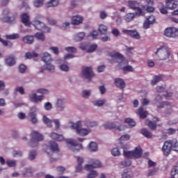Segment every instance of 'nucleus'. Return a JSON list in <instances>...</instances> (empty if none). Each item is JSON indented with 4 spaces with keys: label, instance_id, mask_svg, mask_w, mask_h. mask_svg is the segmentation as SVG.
<instances>
[{
    "label": "nucleus",
    "instance_id": "nucleus-1",
    "mask_svg": "<svg viewBox=\"0 0 178 178\" xmlns=\"http://www.w3.org/2000/svg\"><path fill=\"white\" fill-rule=\"evenodd\" d=\"M112 60L113 63L118 62L120 69L122 70L124 74H126V73H132L134 72V67H133L131 65H127L129 61L124 59V56L116 51H113L112 53Z\"/></svg>",
    "mask_w": 178,
    "mask_h": 178
},
{
    "label": "nucleus",
    "instance_id": "nucleus-2",
    "mask_svg": "<svg viewBox=\"0 0 178 178\" xmlns=\"http://www.w3.org/2000/svg\"><path fill=\"white\" fill-rule=\"evenodd\" d=\"M42 60L44 62L45 65L40 68V73H44V70H49V72H55V66L51 65L52 58L49 53H44L42 56Z\"/></svg>",
    "mask_w": 178,
    "mask_h": 178
},
{
    "label": "nucleus",
    "instance_id": "nucleus-3",
    "mask_svg": "<svg viewBox=\"0 0 178 178\" xmlns=\"http://www.w3.org/2000/svg\"><path fill=\"white\" fill-rule=\"evenodd\" d=\"M155 55L159 60H166L170 56V50L165 46L161 47L155 51Z\"/></svg>",
    "mask_w": 178,
    "mask_h": 178
},
{
    "label": "nucleus",
    "instance_id": "nucleus-4",
    "mask_svg": "<svg viewBox=\"0 0 178 178\" xmlns=\"http://www.w3.org/2000/svg\"><path fill=\"white\" fill-rule=\"evenodd\" d=\"M123 155L128 159H137L143 155V150L140 147H136L133 151L124 150Z\"/></svg>",
    "mask_w": 178,
    "mask_h": 178
},
{
    "label": "nucleus",
    "instance_id": "nucleus-5",
    "mask_svg": "<svg viewBox=\"0 0 178 178\" xmlns=\"http://www.w3.org/2000/svg\"><path fill=\"white\" fill-rule=\"evenodd\" d=\"M31 138L30 145L32 148H34L38 145L39 141H42V140H44V136L37 131H33L31 134Z\"/></svg>",
    "mask_w": 178,
    "mask_h": 178
},
{
    "label": "nucleus",
    "instance_id": "nucleus-6",
    "mask_svg": "<svg viewBox=\"0 0 178 178\" xmlns=\"http://www.w3.org/2000/svg\"><path fill=\"white\" fill-rule=\"evenodd\" d=\"M128 6L130 9L135 10L136 16H143L144 13H143V10L140 8V3H138L137 1H128Z\"/></svg>",
    "mask_w": 178,
    "mask_h": 178
},
{
    "label": "nucleus",
    "instance_id": "nucleus-7",
    "mask_svg": "<svg viewBox=\"0 0 178 178\" xmlns=\"http://www.w3.org/2000/svg\"><path fill=\"white\" fill-rule=\"evenodd\" d=\"M72 129L76 130V134L82 137L87 136L88 133H90L88 129L81 128V121H78L76 123H73L72 125Z\"/></svg>",
    "mask_w": 178,
    "mask_h": 178
},
{
    "label": "nucleus",
    "instance_id": "nucleus-8",
    "mask_svg": "<svg viewBox=\"0 0 178 178\" xmlns=\"http://www.w3.org/2000/svg\"><path fill=\"white\" fill-rule=\"evenodd\" d=\"M32 24L36 30H42L44 33H51V29L48 26H45V24L41 21L35 20L32 22Z\"/></svg>",
    "mask_w": 178,
    "mask_h": 178
},
{
    "label": "nucleus",
    "instance_id": "nucleus-9",
    "mask_svg": "<svg viewBox=\"0 0 178 178\" xmlns=\"http://www.w3.org/2000/svg\"><path fill=\"white\" fill-rule=\"evenodd\" d=\"M82 74L88 81H91L92 77L95 76V74L92 72V67H82Z\"/></svg>",
    "mask_w": 178,
    "mask_h": 178
},
{
    "label": "nucleus",
    "instance_id": "nucleus-10",
    "mask_svg": "<svg viewBox=\"0 0 178 178\" xmlns=\"http://www.w3.org/2000/svg\"><path fill=\"white\" fill-rule=\"evenodd\" d=\"M88 163L90 164H86L84 166V169L88 171L92 170V169H95L97 168H101L102 166L101 161L92 159L88 161Z\"/></svg>",
    "mask_w": 178,
    "mask_h": 178
},
{
    "label": "nucleus",
    "instance_id": "nucleus-11",
    "mask_svg": "<svg viewBox=\"0 0 178 178\" xmlns=\"http://www.w3.org/2000/svg\"><path fill=\"white\" fill-rule=\"evenodd\" d=\"M67 145H71L70 149L73 152H77L80 149H83V145L77 143L76 140L68 139L67 140Z\"/></svg>",
    "mask_w": 178,
    "mask_h": 178
},
{
    "label": "nucleus",
    "instance_id": "nucleus-12",
    "mask_svg": "<svg viewBox=\"0 0 178 178\" xmlns=\"http://www.w3.org/2000/svg\"><path fill=\"white\" fill-rule=\"evenodd\" d=\"M10 12H9V9L6 8L3 10V18H1V20L4 22V23H9L10 24H15V23H16V17H8V15H9Z\"/></svg>",
    "mask_w": 178,
    "mask_h": 178
},
{
    "label": "nucleus",
    "instance_id": "nucleus-13",
    "mask_svg": "<svg viewBox=\"0 0 178 178\" xmlns=\"http://www.w3.org/2000/svg\"><path fill=\"white\" fill-rule=\"evenodd\" d=\"M162 151L165 156H168L172 152V140H168L164 142L162 147Z\"/></svg>",
    "mask_w": 178,
    "mask_h": 178
},
{
    "label": "nucleus",
    "instance_id": "nucleus-14",
    "mask_svg": "<svg viewBox=\"0 0 178 178\" xmlns=\"http://www.w3.org/2000/svg\"><path fill=\"white\" fill-rule=\"evenodd\" d=\"M178 35V29L175 27L167 28L164 31V35L170 38H175L177 37Z\"/></svg>",
    "mask_w": 178,
    "mask_h": 178
},
{
    "label": "nucleus",
    "instance_id": "nucleus-15",
    "mask_svg": "<svg viewBox=\"0 0 178 178\" xmlns=\"http://www.w3.org/2000/svg\"><path fill=\"white\" fill-rule=\"evenodd\" d=\"M122 33L124 34H126L127 35H130L131 38H134V40H140L141 35H140V33L137 32L136 30H126L123 29Z\"/></svg>",
    "mask_w": 178,
    "mask_h": 178
},
{
    "label": "nucleus",
    "instance_id": "nucleus-16",
    "mask_svg": "<svg viewBox=\"0 0 178 178\" xmlns=\"http://www.w3.org/2000/svg\"><path fill=\"white\" fill-rule=\"evenodd\" d=\"M166 9L173 10L178 8V0H165Z\"/></svg>",
    "mask_w": 178,
    "mask_h": 178
},
{
    "label": "nucleus",
    "instance_id": "nucleus-17",
    "mask_svg": "<svg viewBox=\"0 0 178 178\" xmlns=\"http://www.w3.org/2000/svg\"><path fill=\"white\" fill-rule=\"evenodd\" d=\"M29 116L31 118V122L33 124H36V123L38 122V120H37V111H35V107L31 108V111Z\"/></svg>",
    "mask_w": 178,
    "mask_h": 178
},
{
    "label": "nucleus",
    "instance_id": "nucleus-18",
    "mask_svg": "<svg viewBox=\"0 0 178 178\" xmlns=\"http://www.w3.org/2000/svg\"><path fill=\"white\" fill-rule=\"evenodd\" d=\"M155 23V16L150 15L148 17H146V20L143 23V28L147 29H149V26L151 24H154Z\"/></svg>",
    "mask_w": 178,
    "mask_h": 178
},
{
    "label": "nucleus",
    "instance_id": "nucleus-19",
    "mask_svg": "<svg viewBox=\"0 0 178 178\" xmlns=\"http://www.w3.org/2000/svg\"><path fill=\"white\" fill-rule=\"evenodd\" d=\"M114 84H115L116 87L120 90H124V88H126V83H124V81L122 79H115L114 80Z\"/></svg>",
    "mask_w": 178,
    "mask_h": 178
},
{
    "label": "nucleus",
    "instance_id": "nucleus-20",
    "mask_svg": "<svg viewBox=\"0 0 178 178\" xmlns=\"http://www.w3.org/2000/svg\"><path fill=\"white\" fill-rule=\"evenodd\" d=\"M21 20L24 26L30 27V24H31V23H30V17L27 13H24L21 15Z\"/></svg>",
    "mask_w": 178,
    "mask_h": 178
},
{
    "label": "nucleus",
    "instance_id": "nucleus-21",
    "mask_svg": "<svg viewBox=\"0 0 178 178\" xmlns=\"http://www.w3.org/2000/svg\"><path fill=\"white\" fill-rule=\"evenodd\" d=\"M121 176L122 178H133L134 177V173L130 169H124L122 172Z\"/></svg>",
    "mask_w": 178,
    "mask_h": 178
},
{
    "label": "nucleus",
    "instance_id": "nucleus-22",
    "mask_svg": "<svg viewBox=\"0 0 178 178\" xmlns=\"http://www.w3.org/2000/svg\"><path fill=\"white\" fill-rule=\"evenodd\" d=\"M29 98L31 99V101H32V102L37 104L38 101H42V99H44V95L37 96V94L32 93L29 95Z\"/></svg>",
    "mask_w": 178,
    "mask_h": 178
},
{
    "label": "nucleus",
    "instance_id": "nucleus-23",
    "mask_svg": "<svg viewBox=\"0 0 178 178\" xmlns=\"http://www.w3.org/2000/svg\"><path fill=\"white\" fill-rule=\"evenodd\" d=\"M72 23L74 26H78V24H81L83 23V18L79 15H75L72 18Z\"/></svg>",
    "mask_w": 178,
    "mask_h": 178
},
{
    "label": "nucleus",
    "instance_id": "nucleus-24",
    "mask_svg": "<svg viewBox=\"0 0 178 178\" xmlns=\"http://www.w3.org/2000/svg\"><path fill=\"white\" fill-rule=\"evenodd\" d=\"M56 109L58 111H63L65 109V102L62 99H58L56 104Z\"/></svg>",
    "mask_w": 178,
    "mask_h": 178
},
{
    "label": "nucleus",
    "instance_id": "nucleus-25",
    "mask_svg": "<svg viewBox=\"0 0 178 178\" xmlns=\"http://www.w3.org/2000/svg\"><path fill=\"white\" fill-rule=\"evenodd\" d=\"M5 62L8 66H13L16 63V60L15 59V56H8L6 58Z\"/></svg>",
    "mask_w": 178,
    "mask_h": 178
},
{
    "label": "nucleus",
    "instance_id": "nucleus-26",
    "mask_svg": "<svg viewBox=\"0 0 178 178\" xmlns=\"http://www.w3.org/2000/svg\"><path fill=\"white\" fill-rule=\"evenodd\" d=\"M50 138H51L52 140H55L56 141H63V140H65L63 136L59 135L55 132H53L50 134Z\"/></svg>",
    "mask_w": 178,
    "mask_h": 178
},
{
    "label": "nucleus",
    "instance_id": "nucleus-27",
    "mask_svg": "<svg viewBox=\"0 0 178 178\" xmlns=\"http://www.w3.org/2000/svg\"><path fill=\"white\" fill-rule=\"evenodd\" d=\"M49 147L52 152H59V147H58V143L51 140L49 142Z\"/></svg>",
    "mask_w": 178,
    "mask_h": 178
},
{
    "label": "nucleus",
    "instance_id": "nucleus-28",
    "mask_svg": "<svg viewBox=\"0 0 178 178\" xmlns=\"http://www.w3.org/2000/svg\"><path fill=\"white\" fill-rule=\"evenodd\" d=\"M138 114L140 119H145L148 116V111H144V108L140 107L138 110Z\"/></svg>",
    "mask_w": 178,
    "mask_h": 178
},
{
    "label": "nucleus",
    "instance_id": "nucleus-29",
    "mask_svg": "<svg viewBox=\"0 0 178 178\" xmlns=\"http://www.w3.org/2000/svg\"><path fill=\"white\" fill-rule=\"evenodd\" d=\"M83 162H84V159H83L81 156H78L77 157L78 165L76 168V172H81V170H83V167L81 166V165H83Z\"/></svg>",
    "mask_w": 178,
    "mask_h": 178
},
{
    "label": "nucleus",
    "instance_id": "nucleus-30",
    "mask_svg": "<svg viewBox=\"0 0 178 178\" xmlns=\"http://www.w3.org/2000/svg\"><path fill=\"white\" fill-rule=\"evenodd\" d=\"M23 42L26 44H33L34 42V36L26 35L23 38Z\"/></svg>",
    "mask_w": 178,
    "mask_h": 178
},
{
    "label": "nucleus",
    "instance_id": "nucleus-31",
    "mask_svg": "<svg viewBox=\"0 0 178 178\" xmlns=\"http://www.w3.org/2000/svg\"><path fill=\"white\" fill-rule=\"evenodd\" d=\"M134 17H136L135 13H127L124 17V20H125V22H131Z\"/></svg>",
    "mask_w": 178,
    "mask_h": 178
},
{
    "label": "nucleus",
    "instance_id": "nucleus-32",
    "mask_svg": "<svg viewBox=\"0 0 178 178\" xmlns=\"http://www.w3.org/2000/svg\"><path fill=\"white\" fill-rule=\"evenodd\" d=\"M98 31L100 34L105 35L108 33V27L104 24H101L98 28Z\"/></svg>",
    "mask_w": 178,
    "mask_h": 178
},
{
    "label": "nucleus",
    "instance_id": "nucleus-33",
    "mask_svg": "<svg viewBox=\"0 0 178 178\" xmlns=\"http://www.w3.org/2000/svg\"><path fill=\"white\" fill-rule=\"evenodd\" d=\"M145 124L146 126H148L152 130H156V124L153 122L152 121L147 120L145 122Z\"/></svg>",
    "mask_w": 178,
    "mask_h": 178
},
{
    "label": "nucleus",
    "instance_id": "nucleus-34",
    "mask_svg": "<svg viewBox=\"0 0 178 178\" xmlns=\"http://www.w3.org/2000/svg\"><path fill=\"white\" fill-rule=\"evenodd\" d=\"M88 147L92 152H95V151L98 150V145L95 142H90Z\"/></svg>",
    "mask_w": 178,
    "mask_h": 178
},
{
    "label": "nucleus",
    "instance_id": "nucleus-35",
    "mask_svg": "<svg viewBox=\"0 0 178 178\" xmlns=\"http://www.w3.org/2000/svg\"><path fill=\"white\" fill-rule=\"evenodd\" d=\"M141 134L146 137V138H152V134L148 131L147 129H143L141 130Z\"/></svg>",
    "mask_w": 178,
    "mask_h": 178
},
{
    "label": "nucleus",
    "instance_id": "nucleus-36",
    "mask_svg": "<svg viewBox=\"0 0 178 178\" xmlns=\"http://www.w3.org/2000/svg\"><path fill=\"white\" fill-rule=\"evenodd\" d=\"M38 56V54L32 51V52H27L25 54V58L26 59H32V58H37Z\"/></svg>",
    "mask_w": 178,
    "mask_h": 178
},
{
    "label": "nucleus",
    "instance_id": "nucleus-37",
    "mask_svg": "<svg viewBox=\"0 0 178 178\" xmlns=\"http://www.w3.org/2000/svg\"><path fill=\"white\" fill-rule=\"evenodd\" d=\"M74 37H75V40H76V41H81V40H84V37H86V33L79 32L77 34H76L74 35Z\"/></svg>",
    "mask_w": 178,
    "mask_h": 178
},
{
    "label": "nucleus",
    "instance_id": "nucleus-38",
    "mask_svg": "<svg viewBox=\"0 0 178 178\" xmlns=\"http://www.w3.org/2000/svg\"><path fill=\"white\" fill-rule=\"evenodd\" d=\"M59 1L58 0H50V1L46 3L47 8H51L52 6H58Z\"/></svg>",
    "mask_w": 178,
    "mask_h": 178
},
{
    "label": "nucleus",
    "instance_id": "nucleus-39",
    "mask_svg": "<svg viewBox=\"0 0 178 178\" xmlns=\"http://www.w3.org/2000/svg\"><path fill=\"white\" fill-rule=\"evenodd\" d=\"M162 80V75H157L155 76L153 79L151 81V85L152 86H155L156 83H159Z\"/></svg>",
    "mask_w": 178,
    "mask_h": 178
},
{
    "label": "nucleus",
    "instance_id": "nucleus-40",
    "mask_svg": "<svg viewBox=\"0 0 178 178\" xmlns=\"http://www.w3.org/2000/svg\"><path fill=\"white\" fill-rule=\"evenodd\" d=\"M42 120L44 124H47L48 127H52V120L47 118V116L44 115Z\"/></svg>",
    "mask_w": 178,
    "mask_h": 178
},
{
    "label": "nucleus",
    "instance_id": "nucleus-41",
    "mask_svg": "<svg viewBox=\"0 0 178 178\" xmlns=\"http://www.w3.org/2000/svg\"><path fill=\"white\" fill-rule=\"evenodd\" d=\"M106 102V100L105 99H99L94 102L93 105H95V106H103Z\"/></svg>",
    "mask_w": 178,
    "mask_h": 178
},
{
    "label": "nucleus",
    "instance_id": "nucleus-42",
    "mask_svg": "<svg viewBox=\"0 0 178 178\" xmlns=\"http://www.w3.org/2000/svg\"><path fill=\"white\" fill-rule=\"evenodd\" d=\"M159 10L162 15L168 14V10H166V8L162 3L159 4Z\"/></svg>",
    "mask_w": 178,
    "mask_h": 178
},
{
    "label": "nucleus",
    "instance_id": "nucleus-43",
    "mask_svg": "<svg viewBox=\"0 0 178 178\" xmlns=\"http://www.w3.org/2000/svg\"><path fill=\"white\" fill-rule=\"evenodd\" d=\"M171 143H172V149H173V151L178 152V142H177V140L172 139V140H171Z\"/></svg>",
    "mask_w": 178,
    "mask_h": 178
},
{
    "label": "nucleus",
    "instance_id": "nucleus-44",
    "mask_svg": "<svg viewBox=\"0 0 178 178\" xmlns=\"http://www.w3.org/2000/svg\"><path fill=\"white\" fill-rule=\"evenodd\" d=\"M19 37H20V35L17 33H14L12 35H6V38H7V40H16L19 38Z\"/></svg>",
    "mask_w": 178,
    "mask_h": 178
},
{
    "label": "nucleus",
    "instance_id": "nucleus-45",
    "mask_svg": "<svg viewBox=\"0 0 178 178\" xmlns=\"http://www.w3.org/2000/svg\"><path fill=\"white\" fill-rule=\"evenodd\" d=\"M97 48H98V45H97V44H92L89 45L87 52H88L89 54L91 52H94V51H95Z\"/></svg>",
    "mask_w": 178,
    "mask_h": 178
},
{
    "label": "nucleus",
    "instance_id": "nucleus-46",
    "mask_svg": "<svg viewBox=\"0 0 178 178\" xmlns=\"http://www.w3.org/2000/svg\"><path fill=\"white\" fill-rule=\"evenodd\" d=\"M6 163L9 166V168H15V166H16V161L15 160H6Z\"/></svg>",
    "mask_w": 178,
    "mask_h": 178
},
{
    "label": "nucleus",
    "instance_id": "nucleus-47",
    "mask_svg": "<svg viewBox=\"0 0 178 178\" xmlns=\"http://www.w3.org/2000/svg\"><path fill=\"white\" fill-rule=\"evenodd\" d=\"M35 37L40 41H44L45 40V35H44V33H36Z\"/></svg>",
    "mask_w": 178,
    "mask_h": 178
},
{
    "label": "nucleus",
    "instance_id": "nucleus-48",
    "mask_svg": "<svg viewBox=\"0 0 178 178\" xmlns=\"http://www.w3.org/2000/svg\"><path fill=\"white\" fill-rule=\"evenodd\" d=\"M98 176V172L96 170H91L87 175L88 178H95Z\"/></svg>",
    "mask_w": 178,
    "mask_h": 178
},
{
    "label": "nucleus",
    "instance_id": "nucleus-49",
    "mask_svg": "<svg viewBox=\"0 0 178 178\" xmlns=\"http://www.w3.org/2000/svg\"><path fill=\"white\" fill-rule=\"evenodd\" d=\"M37 156V152L35 150H32L29 152V158L31 161L35 159Z\"/></svg>",
    "mask_w": 178,
    "mask_h": 178
},
{
    "label": "nucleus",
    "instance_id": "nucleus-50",
    "mask_svg": "<svg viewBox=\"0 0 178 178\" xmlns=\"http://www.w3.org/2000/svg\"><path fill=\"white\" fill-rule=\"evenodd\" d=\"M125 123H127V124H129V126L131 127H134V126H136V122H134L133 119L131 118H127L125 120Z\"/></svg>",
    "mask_w": 178,
    "mask_h": 178
},
{
    "label": "nucleus",
    "instance_id": "nucleus-51",
    "mask_svg": "<svg viewBox=\"0 0 178 178\" xmlns=\"http://www.w3.org/2000/svg\"><path fill=\"white\" fill-rule=\"evenodd\" d=\"M156 173H158V168H153L149 170L147 173V177H149L151 176H155Z\"/></svg>",
    "mask_w": 178,
    "mask_h": 178
},
{
    "label": "nucleus",
    "instance_id": "nucleus-52",
    "mask_svg": "<svg viewBox=\"0 0 178 178\" xmlns=\"http://www.w3.org/2000/svg\"><path fill=\"white\" fill-rule=\"evenodd\" d=\"M133 51H134V47H127L126 55H127L128 56H131V55H133Z\"/></svg>",
    "mask_w": 178,
    "mask_h": 178
},
{
    "label": "nucleus",
    "instance_id": "nucleus-53",
    "mask_svg": "<svg viewBox=\"0 0 178 178\" xmlns=\"http://www.w3.org/2000/svg\"><path fill=\"white\" fill-rule=\"evenodd\" d=\"M124 129L123 125H117L115 124H113V130H118V131H122Z\"/></svg>",
    "mask_w": 178,
    "mask_h": 178
},
{
    "label": "nucleus",
    "instance_id": "nucleus-54",
    "mask_svg": "<svg viewBox=\"0 0 178 178\" xmlns=\"http://www.w3.org/2000/svg\"><path fill=\"white\" fill-rule=\"evenodd\" d=\"M65 51H67V52H71V54H76L77 49L73 47H68L65 48Z\"/></svg>",
    "mask_w": 178,
    "mask_h": 178
},
{
    "label": "nucleus",
    "instance_id": "nucleus-55",
    "mask_svg": "<svg viewBox=\"0 0 178 178\" xmlns=\"http://www.w3.org/2000/svg\"><path fill=\"white\" fill-rule=\"evenodd\" d=\"M34 5L36 8H40L44 5V0H35Z\"/></svg>",
    "mask_w": 178,
    "mask_h": 178
},
{
    "label": "nucleus",
    "instance_id": "nucleus-56",
    "mask_svg": "<svg viewBox=\"0 0 178 178\" xmlns=\"http://www.w3.org/2000/svg\"><path fill=\"white\" fill-rule=\"evenodd\" d=\"M91 95V91L90 90H83L82 91V97L83 98H88Z\"/></svg>",
    "mask_w": 178,
    "mask_h": 178
},
{
    "label": "nucleus",
    "instance_id": "nucleus-57",
    "mask_svg": "<svg viewBox=\"0 0 178 178\" xmlns=\"http://www.w3.org/2000/svg\"><path fill=\"white\" fill-rule=\"evenodd\" d=\"M88 37H92V38L95 39L97 37H98V31H92L88 35Z\"/></svg>",
    "mask_w": 178,
    "mask_h": 178
},
{
    "label": "nucleus",
    "instance_id": "nucleus-58",
    "mask_svg": "<svg viewBox=\"0 0 178 178\" xmlns=\"http://www.w3.org/2000/svg\"><path fill=\"white\" fill-rule=\"evenodd\" d=\"M120 141H127V140H130V135H129V134L122 135L120 138Z\"/></svg>",
    "mask_w": 178,
    "mask_h": 178
},
{
    "label": "nucleus",
    "instance_id": "nucleus-59",
    "mask_svg": "<svg viewBox=\"0 0 178 178\" xmlns=\"http://www.w3.org/2000/svg\"><path fill=\"white\" fill-rule=\"evenodd\" d=\"M99 17L104 20V19H106V17H108V13H106L105 11H100Z\"/></svg>",
    "mask_w": 178,
    "mask_h": 178
},
{
    "label": "nucleus",
    "instance_id": "nucleus-60",
    "mask_svg": "<svg viewBox=\"0 0 178 178\" xmlns=\"http://www.w3.org/2000/svg\"><path fill=\"white\" fill-rule=\"evenodd\" d=\"M113 156H119L120 155V151L118 147L113 149Z\"/></svg>",
    "mask_w": 178,
    "mask_h": 178
},
{
    "label": "nucleus",
    "instance_id": "nucleus-61",
    "mask_svg": "<svg viewBox=\"0 0 178 178\" xmlns=\"http://www.w3.org/2000/svg\"><path fill=\"white\" fill-rule=\"evenodd\" d=\"M56 170H57V172H58V173H60V175H63V173H65V170H66V169L64 167L58 166L56 168Z\"/></svg>",
    "mask_w": 178,
    "mask_h": 178
},
{
    "label": "nucleus",
    "instance_id": "nucleus-62",
    "mask_svg": "<svg viewBox=\"0 0 178 178\" xmlns=\"http://www.w3.org/2000/svg\"><path fill=\"white\" fill-rule=\"evenodd\" d=\"M146 63L149 67H154V66H155V62L151 59L147 60Z\"/></svg>",
    "mask_w": 178,
    "mask_h": 178
},
{
    "label": "nucleus",
    "instance_id": "nucleus-63",
    "mask_svg": "<svg viewBox=\"0 0 178 178\" xmlns=\"http://www.w3.org/2000/svg\"><path fill=\"white\" fill-rule=\"evenodd\" d=\"M121 165H122V166H131V161L127 160V161H122Z\"/></svg>",
    "mask_w": 178,
    "mask_h": 178
},
{
    "label": "nucleus",
    "instance_id": "nucleus-64",
    "mask_svg": "<svg viewBox=\"0 0 178 178\" xmlns=\"http://www.w3.org/2000/svg\"><path fill=\"white\" fill-rule=\"evenodd\" d=\"M177 173H178V166H174L171 171V175L172 176H175V175H177Z\"/></svg>",
    "mask_w": 178,
    "mask_h": 178
}]
</instances>
